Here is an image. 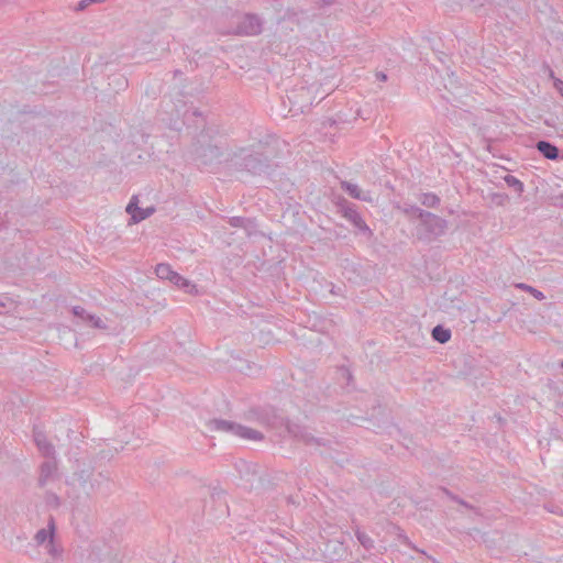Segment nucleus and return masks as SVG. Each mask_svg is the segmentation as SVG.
I'll return each instance as SVG.
<instances>
[{"label": "nucleus", "instance_id": "obj_1", "mask_svg": "<svg viewBox=\"0 0 563 563\" xmlns=\"http://www.w3.org/2000/svg\"><path fill=\"white\" fill-rule=\"evenodd\" d=\"M208 426L211 431L223 432L246 440L256 441L263 438L261 432L229 420L212 419L209 421Z\"/></svg>", "mask_w": 563, "mask_h": 563}, {"label": "nucleus", "instance_id": "obj_2", "mask_svg": "<svg viewBox=\"0 0 563 563\" xmlns=\"http://www.w3.org/2000/svg\"><path fill=\"white\" fill-rule=\"evenodd\" d=\"M415 212L421 220V224L428 233L429 239L440 236L445 232L448 227L446 220L420 208H415Z\"/></svg>", "mask_w": 563, "mask_h": 563}, {"label": "nucleus", "instance_id": "obj_3", "mask_svg": "<svg viewBox=\"0 0 563 563\" xmlns=\"http://www.w3.org/2000/svg\"><path fill=\"white\" fill-rule=\"evenodd\" d=\"M263 21L256 14H245L239 22L234 33L239 35L253 36L262 32Z\"/></svg>", "mask_w": 563, "mask_h": 563}, {"label": "nucleus", "instance_id": "obj_4", "mask_svg": "<svg viewBox=\"0 0 563 563\" xmlns=\"http://www.w3.org/2000/svg\"><path fill=\"white\" fill-rule=\"evenodd\" d=\"M54 536H55V522L53 518H49L47 528L40 529L34 537V540L37 545H43L47 543L46 548L51 555H57V549L54 544Z\"/></svg>", "mask_w": 563, "mask_h": 563}, {"label": "nucleus", "instance_id": "obj_5", "mask_svg": "<svg viewBox=\"0 0 563 563\" xmlns=\"http://www.w3.org/2000/svg\"><path fill=\"white\" fill-rule=\"evenodd\" d=\"M34 442L44 457H53L55 455L54 445L47 440L45 433L38 429L33 431Z\"/></svg>", "mask_w": 563, "mask_h": 563}, {"label": "nucleus", "instance_id": "obj_6", "mask_svg": "<svg viewBox=\"0 0 563 563\" xmlns=\"http://www.w3.org/2000/svg\"><path fill=\"white\" fill-rule=\"evenodd\" d=\"M47 460L41 465L40 473V485L44 486L48 483L57 472V461L55 455L53 457H46Z\"/></svg>", "mask_w": 563, "mask_h": 563}, {"label": "nucleus", "instance_id": "obj_7", "mask_svg": "<svg viewBox=\"0 0 563 563\" xmlns=\"http://www.w3.org/2000/svg\"><path fill=\"white\" fill-rule=\"evenodd\" d=\"M136 197H132L130 202L126 206V212L131 214V218L134 222H140L147 217H150L153 212V209H141L135 201Z\"/></svg>", "mask_w": 563, "mask_h": 563}, {"label": "nucleus", "instance_id": "obj_8", "mask_svg": "<svg viewBox=\"0 0 563 563\" xmlns=\"http://www.w3.org/2000/svg\"><path fill=\"white\" fill-rule=\"evenodd\" d=\"M341 188L354 199H358L362 201H371L372 200L369 192H363L358 188V186L355 184H352L349 181H342Z\"/></svg>", "mask_w": 563, "mask_h": 563}, {"label": "nucleus", "instance_id": "obj_9", "mask_svg": "<svg viewBox=\"0 0 563 563\" xmlns=\"http://www.w3.org/2000/svg\"><path fill=\"white\" fill-rule=\"evenodd\" d=\"M168 282H170L173 285L177 286L179 289H183L185 292H188V294L197 292L196 285L192 282H190L189 279L179 275L178 273H175Z\"/></svg>", "mask_w": 563, "mask_h": 563}, {"label": "nucleus", "instance_id": "obj_10", "mask_svg": "<svg viewBox=\"0 0 563 563\" xmlns=\"http://www.w3.org/2000/svg\"><path fill=\"white\" fill-rule=\"evenodd\" d=\"M536 147L548 159L554 161L559 157V148L549 141H539Z\"/></svg>", "mask_w": 563, "mask_h": 563}, {"label": "nucleus", "instance_id": "obj_11", "mask_svg": "<svg viewBox=\"0 0 563 563\" xmlns=\"http://www.w3.org/2000/svg\"><path fill=\"white\" fill-rule=\"evenodd\" d=\"M432 338L439 343H446L451 339V331L442 325H437L432 330Z\"/></svg>", "mask_w": 563, "mask_h": 563}, {"label": "nucleus", "instance_id": "obj_12", "mask_svg": "<svg viewBox=\"0 0 563 563\" xmlns=\"http://www.w3.org/2000/svg\"><path fill=\"white\" fill-rule=\"evenodd\" d=\"M155 273L158 278L163 280H169L176 272L172 269L169 264L161 263L157 264Z\"/></svg>", "mask_w": 563, "mask_h": 563}, {"label": "nucleus", "instance_id": "obj_13", "mask_svg": "<svg viewBox=\"0 0 563 563\" xmlns=\"http://www.w3.org/2000/svg\"><path fill=\"white\" fill-rule=\"evenodd\" d=\"M420 202L427 208H435L440 203V198L433 192H424L420 197Z\"/></svg>", "mask_w": 563, "mask_h": 563}, {"label": "nucleus", "instance_id": "obj_14", "mask_svg": "<svg viewBox=\"0 0 563 563\" xmlns=\"http://www.w3.org/2000/svg\"><path fill=\"white\" fill-rule=\"evenodd\" d=\"M346 217L361 230H368V227L356 210L349 209L346 211Z\"/></svg>", "mask_w": 563, "mask_h": 563}, {"label": "nucleus", "instance_id": "obj_15", "mask_svg": "<svg viewBox=\"0 0 563 563\" xmlns=\"http://www.w3.org/2000/svg\"><path fill=\"white\" fill-rule=\"evenodd\" d=\"M516 288L531 294L538 300H543L545 298V296H544V294L542 291H540L537 288H534V287H532L530 285H527L525 283L516 284Z\"/></svg>", "mask_w": 563, "mask_h": 563}, {"label": "nucleus", "instance_id": "obj_16", "mask_svg": "<svg viewBox=\"0 0 563 563\" xmlns=\"http://www.w3.org/2000/svg\"><path fill=\"white\" fill-rule=\"evenodd\" d=\"M355 536H356V539L358 540V542L366 549V550H371L372 548H374V541L373 539L366 534L365 532L361 531V530H356L355 532Z\"/></svg>", "mask_w": 563, "mask_h": 563}, {"label": "nucleus", "instance_id": "obj_17", "mask_svg": "<svg viewBox=\"0 0 563 563\" xmlns=\"http://www.w3.org/2000/svg\"><path fill=\"white\" fill-rule=\"evenodd\" d=\"M505 183L514 188L517 192L521 194L523 191V184L517 177L512 175H507L504 178Z\"/></svg>", "mask_w": 563, "mask_h": 563}, {"label": "nucleus", "instance_id": "obj_18", "mask_svg": "<svg viewBox=\"0 0 563 563\" xmlns=\"http://www.w3.org/2000/svg\"><path fill=\"white\" fill-rule=\"evenodd\" d=\"M245 168H247L250 172L252 173H257L260 170H262V162L255 157H250L249 159H246L245 162Z\"/></svg>", "mask_w": 563, "mask_h": 563}, {"label": "nucleus", "instance_id": "obj_19", "mask_svg": "<svg viewBox=\"0 0 563 563\" xmlns=\"http://www.w3.org/2000/svg\"><path fill=\"white\" fill-rule=\"evenodd\" d=\"M250 219L243 218V217H231L229 219V223L233 228H246V225L250 223Z\"/></svg>", "mask_w": 563, "mask_h": 563}, {"label": "nucleus", "instance_id": "obj_20", "mask_svg": "<svg viewBox=\"0 0 563 563\" xmlns=\"http://www.w3.org/2000/svg\"><path fill=\"white\" fill-rule=\"evenodd\" d=\"M87 321L91 323V325L96 329H104L106 324L102 321L101 318L93 316V314H87Z\"/></svg>", "mask_w": 563, "mask_h": 563}, {"label": "nucleus", "instance_id": "obj_21", "mask_svg": "<svg viewBox=\"0 0 563 563\" xmlns=\"http://www.w3.org/2000/svg\"><path fill=\"white\" fill-rule=\"evenodd\" d=\"M73 313L84 321H87V314H89L82 307L79 306H75L73 308Z\"/></svg>", "mask_w": 563, "mask_h": 563}, {"label": "nucleus", "instance_id": "obj_22", "mask_svg": "<svg viewBox=\"0 0 563 563\" xmlns=\"http://www.w3.org/2000/svg\"><path fill=\"white\" fill-rule=\"evenodd\" d=\"M207 151L209 152L210 157L219 158L220 150L218 146H209L208 148L203 150V154H202L203 157L207 156Z\"/></svg>", "mask_w": 563, "mask_h": 563}, {"label": "nucleus", "instance_id": "obj_23", "mask_svg": "<svg viewBox=\"0 0 563 563\" xmlns=\"http://www.w3.org/2000/svg\"><path fill=\"white\" fill-rule=\"evenodd\" d=\"M12 301L4 296L0 295V309H5L7 307L11 306Z\"/></svg>", "mask_w": 563, "mask_h": 563}, {"label": "nucleus", "instance_id": "obj_24", "mask_svg": "<svg viewBox=\"0 0 563 563\" xmlns=\"http://www.w3.org/2000/svg\"><path fill=\"white\" fill-rule=\"evenodd\" d=\"M554 87L559 91L561 97L563 98V81L561 79H559V78H555L554 79Z\"/></svg>", "mask_w": 563, "mask_h": 563}, {"label": "nucleus", "instance_id": "obj_25", "mask_svg": "<svg viewBox=\"0 0 563 563\" xmlns=\"http://www.w3.org/2000/svg\"><path fill=\"white\" fill-rule=\"evenodd\" d=\"M376 77L382 81H385L387 79V76L384 73H377Z\"/></svg>", "mask_w": 563, "mask_h": 563}, {"label": "nucleus", "instance_id": "obj_26", "mask_svg": "<svg viewBox=\"0 0 563 563\" xmlns=\"http://www.w3.org/2000/svg\"><path fill=\"white\" fill-rule=\"evenodd\" d=\"M401 538H402V540H404V544H406V545H408V547L413 548V547L411 545L410 540H409L407 537H401Z\"/></svg>", "mask_w": 563, "mask_h": 563}, {"label": "nucleus", "instance_id": "obj_27", "mask_svg": "<svg viewBox=\"0 0 563 563\" xmlns=\"http://www.w3.org/2000/svg\"><path fill=\"white\" fill-rule=\"evenodd\" d=\"M48 500L54 501L56 505L58 504V497L56 495H52L51 497H48Z\"/></svg>", "mask_w": 563, "mask_h": 563}, {"label": "nucleus", "instance_id": "obj_28", "mask_svg": "<svg viewBox=\"0 0 563 563\" xmlns=\"http://www.w3.org/2000/svg\"><path fill=\"white\" fill-rule=\"evenodd\" d=\"M48 500L54 501L56 505L58 504V497L56 495H52L51 497H48Z\"/></svg>", "mask_w": 563, "mask_h": 563}, {"label": "nucleus", "instance_id": "obj_29", "mask_svg": "<svg viewBox=\"0 0 563 563\" xmlns=\"http://www.w3.org/2000/svg\"><path fill=\"white\" fill-rule=\"evenodd\" d=\"M118 80H119V81H121V84H122L123 86H125V85H126V80H125L122 76H119V77H118Z\"/></svg>", "mask_w": 563, "mask_h": 563}, {"label": "nucleus", "instance_id": "obj_30", "mask_svg": "<svg viewBox=\"0 0 563 563\" xmlns=\"http://www.w3.org/2000/svg\"><path fill=\"white\" fill-rule=\"evenodd\" d=\"M342 372H343V374H344V375H346L349 378L351 377V374L349 373V371H347V369L342 368Z\"/></svg>", "mask_w": 563, "mask_h": 563}, {"label": "nucleus", "instance_id": "obj_31", "mask_svg": "<svg viewBox=\"0 0 563 563\" xmlns=\"http://www.w3.org/2000/svg\"><path fill=\"white\" fill-rule=\"evenodd\" d=\"M10 0H0V3H7L9 2Z\"/></svg>", "mask_w": 563, "mask_h": 563}, {"label": "nucleus", "instance_id": "obj_32", "mask_svg": "<svg viewBox=\"0 0 563 563\" xmlns=\"http://www.w3.org/2000/svg\"><path fill=\"white\" fill-rule=\"evenodd\" d=\"M330 2L327 0H323V4H329Z\"/></svg>", "mask_w": 563, "mask_h": 563}, {"label": "nucleus", "instance_id": "obj_33", "mask_svg": "<svg viewBox=\"0 0 563 563\" xmlns=\"http://www.w3.org/2000/svg\"><path fill=\"white\" fill-rule=\"evenodd\" d=\"M561 366L563 367V362H562Z\"/></svg>", "mask_w": 563, "mask_h": 563}]
</instances>
